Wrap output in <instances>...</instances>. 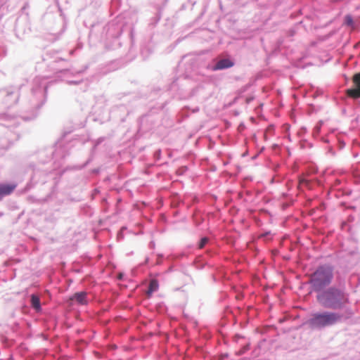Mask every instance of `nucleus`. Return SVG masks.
Wrapping results in <instances>:
<instances>
[{"mask_svg":"<svg viewBox=\"0 0 360 360\" xmlns=\"http://www.w3.org/2000/svg\"><path fill=\"white\" fill-rule=\"evenodd\" d=\"M317 300L324 307L332 309H340L347 302L345 295L335 288L322 292L317 296Z\"/></svg>","mask_w":360,"mask_h":360,"instance_id":"nucleus-1","label":"nucleus"},{"mask_svg":"<svg viewBox=\"0 0 360 360\" xmlns=\"http://www.w3.org/2000/svg\"><path fill=\"white\" fill-rule=\"evenodd\" d=\"M341 315L333 312L314 314L307 323L311 328H321L333 326L340 321Z\"/></svg>","mask_w":360,"mask_h":360,"instance_id":"nucleus-2","label":"nucleus"},{"mask_svg":"<svg viewBox=\"0 0 360 360\" xmlns=\"http://www.w3.org/2000/svg\"><path fill=\"white\" fill-rule=\"evenodd\" d=\"M333 276V269L331 267L320 266L311 275L310 283L314 290L320 291L330 283Z\"/></svg>","mask_w":360,"mask_h":360,"instance_id":"nucleus-3","label":"nucleus"},{"mask_svg":"<svg viewBox=\"0 0 360 360\" xmlns=\"http://www.w3.org/2000/svg\"><path fill=\"white\" fill-rule=\"evenodd\" d=\"M353 86L345 91L347 96L353 99L360 98V72L356 73L352 78Z\"/></svg>","mask_w":360,"mask_h":360,"instance_id":"nucleus-4","label":"nucleus"},{"mask_svg":"<svg viewBox=\"0 0 360 360\" xmlns=\"http://www.w3.org/2000/svg\"><path fill=\"white\" fill-rule=\"evenodd\" d=\"M17 185L13 183L0 184V200L5 196L10 195L15 189Z\"/></svg>","mask_w":360,"mask_h":360,"instance_id":"nucleus-5","label":"nucleus"},{"mask_svg":"<svg viewBox=\"0 0 360 360\" xmlns=\"http://www.w3.org/2000/svg\"><path fill=\"white\" fill-rule=\"evenodd\" d=\"M233 66V63L229 59H221L215 65L214 70H222Z\"/></svg>","mask_w":360,"mask_h":360,"instance_id":"nucleus-6","label":"nucleus"},{"mask_svg":"<svg viewBox=\"0 0 360 360\" xmlns=\"http://www.w3.org/2000/svg\"><path fill=\"white\" fill-rule=\"evenodd\" d=\"M71 300H75L79 304H86L87 303L86 293L85 292H77L72 296Z\"/></svg>","mask_w":360,"mask_h":360,"instance_id":"nucleus-7","label":"nucleus"},{"mask_svg":"<svg viewBox=\"0 0 360 360\" xmlns=\"http://www.w3.org/2000/svg\"><path fill=\"white\" fill-rule=\"evenodd\" d=\"M30 303L32 307L36 311H39L41 310V303L38 295H32L30 298Z\"/></svg>","mask_w":360,"mask_h":360,"instance_id":"nucleus-8","label":"nucleus"},{"mask_svg":"<svg viewBox=\"0 0 360 360\" xmlns=\"http://www.w3.org/2000/svg\"><path fill=\"white\" fill-rule=\"evenodd\" d=\"M159 285L157 280H151L149 283L148 294L150 295L158 289Z\"/></svg>","mask_w":360,"mask_h":360,"instance_id":"nucleus-9","label":"nucleus"},{"mask_svg":"<svg viewBox=\"0 0 360 360\" xmlns=\"http://www.w3.org/2000/svg\"><path fill=\"white\" fill-rule=\"evenodd\" d=\"M208 240H209L207 237L202 238L199 243V248H203L205 245L207 243Z\"/></svg>","mask_w":360,"mask_h":360,"instance_id":"nucleus-10","label":"nucleus"},{"mask_svg":"<svg viewBox=\"0 0 360 360\" xmlns=\"http://www.w3.org/2000/svg\"><path fill=\"white\" fill-rule=\"evenodd\" d=\"M345 23L347 25H353V19L351 15H346L345 16Z\"/></svg>","mask_w":360,"mask_h":360,"instance_id":"nucleus-11","label":"nucleus"},{"mask_svg":"<svg viewBox=\"0 0 360 360\" xmlns=\"http://www.w3.org/2000/svg\"><path fill=\"white\" fill-rule=\"evenodd\" d=\"M303 183H307V181L304 180L300 181V184H303Z\"/></svg>","mask_w":360,"mask_h":360,"instance_id":"nucleus-12","label":"nucleus"}]
</instances>
